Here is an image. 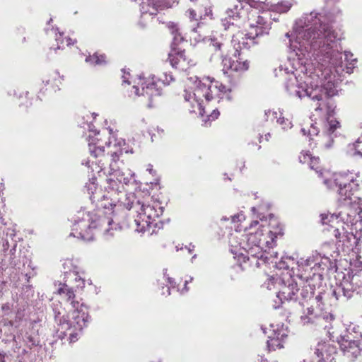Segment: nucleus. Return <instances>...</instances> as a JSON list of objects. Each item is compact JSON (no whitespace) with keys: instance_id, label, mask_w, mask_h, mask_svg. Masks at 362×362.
Segmentation results:
<instances>
[{"instance_id":"obj_36","label":"nucleus","mask_w":362,"mask_h":362,"mask_svg":"<svg viewBox=\"0 0 362 362\" xmlns=\"http://www.w3.org/2000/svg\"><path fill=\"white\" fill-rule=\"evenodd\" d=\"M222 25L225 28V30L229 29L230 27H234L238 25V23L233 21L232 19H229L228 17L221 20Z\"/></svg>"},{"instance_id":"obj_4","label":"nucleus","mask_w":362,"mask_h":362,"mask_svg":"<svg viewBox=\"0 0 362 362\" xmlns=\"http://www.w3.org/2000/svg\"><path fill=\"white\" fill-rule=\"evenodd\" d=\"M66 276L67 279L64 283L59 284L57 293L63 298L70 302L73 310L71 318L64 320L62 324V330H60V334H59V338L63 339L65 336L69 335V341L75 342L78 340V333L88 326L90 316L87 306L74 300V286L71 284V281L74 280L78 283L76 286L77 288H83L85 284L84 280L75 272H70Z\"/></svg>"},{"instance_id":"obj_13","label":"nucleus","mask_w":362,"mask_h":362,"mask_svg":"<svg viewBox=\"0 0 362 362\" xmlns=\"http://www.w3.org/2000/svg\"><path fill=\"white\" fill-rule=\"evenodd\" d=\"M358 326L350 325L338 340L344 355L350 360H354L362 355V346L360 342L362 332H358Z\"/></svg>"},{"instance_id":"obj_27","label":"nucleus","mask_w":362,"mask_h":362,"mask_svg":"<svg viewBox=\"0 0 362 362\" xmlns=\"http://www.w3.org/2000/svg\"><path fill=\"white\" fill-rule=\"evenodd\" d=\"M187 14L189 18L192 20L198 21L199 18H202L203 17H209L211 18L212 16V10L211 8L204 7V11L202 10L196 11L195 9H189L187 11Z\"/></svg>"},{"instance_id":"obj_59","label":"nucleus","mask_w":362,"mask_h":362,"mask_svg":"<svg viewBox=\"0 0 362 362\" xmlns=\"http://www.w3.org/2000/svg\"><path fill=\"white\" fill-rule=\"evenodd\" d=\"M166 272H167V269H165V270H164V272H163V275H164V276H166Z\"/></svg>"},{"instance_id":"obj_34","label":"nucleus","mask_w":362,"mask_h":362,"mask_svg":"<svg viewBox=\"0 0 362 362\" xmlns=\"http://www.w3.org/2000/svg\"><path fill=\"white\" fill-rule=\"evenodd\" d=\"M292 3L290 1L284 0L275 6V11L279 13H286L291 7Z\"/></svg>"},{"instance_id":"obj_61","label":"nucleus","mask_w":362,"mask_h":362,"mask_svg":"<svg viewBox=\"0 0 362 362\" xmlns=\"http://www.w3.org/2000/svg\"><path fill=\"white\" fill-rule=\"evenodd\" d=\"M13 267H16V263H11Z\"/></svg>"},{"instance_id":"obj_22","label":"nucleus","mask_w":362,"mask_h":362,"mask_svg":"<svg viewBox=\"0 0 362 362\" xmlns=\"http://www.w3.org/2000/svg\"><path fill=\"white\" fill-rule=\"evenodd\" d=\"M264 115L267 120L276 121L284 131H288L293 127L292 122L289 119L285 118L281 112H278L268 110L265 111Z\"/></svg>"},{"instance_id":"obj_56","label":"nucleus","mask_w":362,"mask_h":362,"mask_svg":"<svg viewBox=\"0 0 362 362\" xmlns=\"http://www.w3.org/2000/svg\"><path fill=\"white\" fill-rule=\"evenodd\" d=\"M196 31H197V30H196V28H193L192 29V32H193V33H196Z\"/></svg>"},{"instance_id":"obj_8","label":"nucleus","mask_w":362,"mask_h":362,"mask_svg":"<svg viewBox=\"0 0 362 362\" xmlns=\"http://www.w3.org/2000/svg\"><path fill=\"white\" fill-rule=\"evenodd\" d=\"M248 21L249 28L245 37L242 36L243 33H238L236 36L233 35V42L238 40L236 52L238 49H249L252 45L257 44L258 41L256 40L267 35L271 28V21L267 12L260 13L257 10L252 11Z\"/></svg>"},{"instance_id":"obj_47","label":"nucleus","mask_w":362,"mask_h":362,"mask_svg":"<svg viewBox=\"0 0 362 362\" xmlns=\"http://www.w3.org/2000/svg\"><path fill=\"white\" fill-rule=\"evenodd\" d=\"M147 170H148L151 174H152V173H153V166H152V165L149 164V165H148Z\"/></svg>"},{"instance_id":"obj_60","label":"nucleus","mask_w":362,"mask_h":362,"mask_svg":"<svg viewBox=\"0 0 362 362\" xmlns=\"http://www.w3.org/2000/svg\"><path fill=\"white\" fill-rule=\"evenodd\" d=\"M139 24H140V25H141V27H143V28L145 26L144 25H142V22H141V21L139 22Z\"/></svg>"},{"instance_id":"obj_52","label":"nucleus","mask_w":362,"mask_h":362,"mask_svg":"<svg viewBox=\"0 0 362 362\" xmlns=\"http://www.w3.org/2000/svg\"><path fill=\"white\" fill-rule=\"evenodd\" d=\"M321 105H322V104H321V103H320L319 105L315 108V110H317L322 109Z\"/></svg>"},{"instance_id":"obj_30","label":"nucleus","mask_w":362,"mask_h":362,"mask_svg":"<svg viewBox=\"0 0 362 362\" xmlns=\"http://www.w3.org/2000/svg\"><path fill=\"white\" fill-rule=\"evenodd\" d=\"M57 30V28L54 30V32L55 33V40H56V42H57V47L56 48H54L55 50L59 49H64L65 45L66 46H69L71 45L74 44L75 42L72 39H71L70 37L64 38L62 37L63 33H56Z\"/></svg>"},{"instance_id":"obj_33","label":"nucleus","mask_w":362,"mask_h":362,"mask_svg":"<svg viewBox=\"0 0 362 362\" xmlns=\"http://www.w3.org/2000/svg\"><path fill=\"white\" fill-rule=\"evenodd\" d=\"M171 34L173 35V44L178 45L181 42L184 37L182 36L181 33L180 32V29L177 25L173 24L170 27Z\"/></svg>"},{"instance_id":"obj_17","label":"nucleus","mask_w":362,"mask_h":362,"mask_svg":"<svg viewBox=\"0 0 362 362\" xmlns=\"http://www.w3.org/2000/svg\"><path fill=\"white\" fill-rule=\"evenodd\" d=\"M261 329L264 334H267V344L269 351H275L283 347V343L288 336V332L284 329L283 325L274 326L271 325L269 328L262 326Z\"/></svg>"},{"instance_id":"obj_1","label":"nucleus","mask_w":362,"mask_h":362,"mask_svg":"<svg viewBox=\"0 0 362 362\" xmlns=\"http://www.w3.org/2000/svg\"><path fill=\"white\" fill-rule=\"evenodd\" d=\"M333 21V15L325 11L304 14L295 23L296 42L291 44L313 56L328 96L337 93V75L344 71L351 74L356 62L352 53L342 52L340 39L330 25Z\"/></svg>"},{"instance_id":"obj_55","label":"nucleus","mask_w":362,"mask_h":362,"mask_svg":"<svg viewBox=\"0 0 362 362\" xmlns=\"http://www.w3.org/2000/svg\"><path fill=\"white\" fill-rule=\"evenodd\" d=\"M176 248H177V250L178 251L179 250H182V247H179V246H177V247H176Z\"/></svg>"},{"instance_id":"obj_12","label":"nucleus","mask_w":362,"mask_h":362,"mask_svg":"<svg viewBox=\"0 0 362 362\" xmlns=\"http://www.w3.org/2000/svg\"><path fill=\"white\" fill-rule=\"evenodd\" d=\"M270 283L277 284L279 291L276 297L284 303L285 302H296L299 300V286L295 277L287 272L282 274L281 277H271L269 279L267 288L271 289Z\"/></svg>"},{"instance_id":"obj_43","label":"nucleus","mask_w":362,"mask_h":362,"mask_svg":"<svg viewBox=\"0 0 362 362\" xmlns=\"http://www.w3.org/2000/svg\"><path fill=\"white\" fill-rule=\"evenodd\" d=\"M162 294L163 295H165V296H169L170 295V287L169 286H163L162 288Z\"/></svg>"},{"instance_id":"obj_46","label":"nucleus","mask_w":362,"mask_h":362,"mask_svg":"<svg viewBox=\"0 0 362 362\" xmlns=\"http://www.w3.org/2000/svg\"><path fill=\"white\" fill-rule=\"evenodd\" d=\"M322 299H323V296H322V295L321 294V293H319L315 296V300H317V301H321Z\"/></svg>"},{"instance_id":"obj_49","label":"nucleus","mask_w":362,"mask_h":362,"mask_svg":"<svg viewBox=\"0 0 362 362\" xmlns=\"http://www.w3.org/2000/svg\"><path fill=\"white\" fill-rule=\"evenodd\" d=\"M301 132L303 135H307L308 134V129H305V128H302L301 129Z\"/></svg>"},{"instance_id":"obj_35","label":"nucleus","mask_w":362,"mask_h":362,"mask_svg":"<svg viewBox=\"0 0 362 362\" xmlns=\"http://www.w3.org/2000/svg\"><path fill=\"white\" fill-rule=\"evenodd\" d=\"M159 81H161L165 85H168L170 82L174 81V78L171 73H163L162 76H160Z\"/></svg>"},{"instance_id":"obj_45","label":"nucleus","mask_w":362,"mask_h":362,"mask_svg":"<svg viewBox=\"0 0 362 362\" xmlns=\"http://www.w3.org/2000/svg\"><path fill=\"white\" fill-rule=\"evenodd\" d=\"M276 264V267L279 269H286L288 268V266L286 265L285 262L281 261L279 263L277 264L276 262H274Z\"/></svg>"},{"instance_id":"obj_21","label":"nucleus","mask_w":362,"mask_h":362,"mask_svg":"<svg viewBox=\"0 0 362 362\" xmlns=\"http://www.w3.org/2000/svg\"><path fill=\"white\" fill-rule=\"evenodd\" d=\"M300 274H298L299 278L302 280L305 281V284L303 286L301 291H299V298L301 297L303 300L310 299L315 294V285L313 282H319L317 279L313 278V276L308 272L306 270H300ZM300 300V299L298 300ZM300 305H303V303L299 301Z\"/></svg>"},{"instance_id":"obj_15","label":"nucleus","mask_w":362,"mask_h":362,"mask_svg":"<svg viewBox=\"0 0 362 362\" xmlns=\"http://www.w3.org/2000/svg\"><path fill=\"white\" fill-rule=\"evenodd\" d=\"M361 282L357 276H352L350 279H344L343 281L330 288L329 294L336 300L344 303L354 296V293H359L361 291Z\"/></svg>"},{"instance_id":"obj_51","label":"nucleus","mask_w":362,"mask_h":362,"mask_svg":"<svg viewBox=\"0 0 362 362\" xmlns=\"http://www.w3.org/2000/svg\"><path fill=\"white\" fill-rule=\"evenodd\" d=\"M270 136H271L270 133H267V134H265V139H266L267 141H268V140H269V138Z\"/></svg>"},{"instance_id":"obj_63","label":"nucleus","mask_w":362,"mask_h":362,"mask_svg":"<svg viewBox=\"0 0 362 362\" xmlns=\"http://www.w3.org/2000/svg\"><path fill=\"white\" fill-rule=\"evenodd\" d=\"M8 323L11 325H13V322L11 321H9Z\"/></svg>"},{"instance_id":"obj_6","label":"nucleus","mask_w":362,"mask_h":362,"mask_svg":"<svg viewBox=\"0 0 362 362\" xmlns=\"http://www.w3.org/2000/svg\"><path fill=\"white\" fill-rule=\"evenodd\" d=\"M88 148L90 153L93 157L96 158L103 154L105 151V145L107 146V155L111 157L112 162L107 169V173L110 176H113L122 185H129L134 182V173L129 169H116V162L119 159L120 155L122 153L123 149L117 146L121 145V141L115 143L113 146H111V141L109 140L103 141L102 134L100 132L96 130H90V134L88 136Z\"/></svg>"},{"instance_id":"obj_54","label":"nucleus","mask_w":362,"mask_h":362,"mask_svg":"<svg viewBox=\"0 0 362 362\" xmlns=\"http://www.w3.org/2000/svg\"><path fill=\"white\" fill-rule=\"evenodd\" d=\"M334 253L336 254V255H330V256L334 258V257H336L337 255H338V253L337 252H334Z\"/></svg>"},{"instance_id":"obj_3","label":"nucleus","mask_w":362,"mask_h":362,"mask_svg":"<svg viewBox=\"0 0 362 362\" xmlns=\"http://www.w3.org/2000/svg\"><path fill=\"white\" fill-rule=\"evenodd\" d=\"M285 37L288 40L290 51L288 61L291 68L289 69L286 64L280 65L275 70L276 76H285V88L290 95L300 99L306 97L313 101L322 102L329 96L322 84L321 78L323 77L319 71L318 65L314 67L311 62L313 56L304 54L303 50L291 45L296 42L294 30L291 35L286 33Z\"/></svg>"},{"instance_id":"obj_40","label":"nucleus","mask_w":362,"mask_h":362,"mask_svg":"<svg viewBox=\"0 0 362 362\" xmlns=\"http://www.w3.org/2000/svg\"><path fill=\"white\" fill-rule=\"evenodd\" d=\"M219 115V112L217 109L213 110L210 115H207L209 120H214L218 118Z\"/></svg>"},{"instance_id":"obj_64","label":"nucleus","mask_w":362,"mask_h":362,"mask_svg":"<svg viewBox=\"0 0 362 362\" xmlns=\"http://www.w3.org/2000/svg\"><path fill=\"white\" fill-rule=\"evenodd\" d=\"M106 132H107V130H104V132H103V135L105 134Z\"/></svg>"},{"instance_id":"obj_19","label":"nucleus","mask_w":362,"mask_h":362,"mask_svg":"<svg viewBox=\"0 0 362 362\" xmlns=\"http://www.w3.org/2000/svg\"><path fill=\"white\" fill-rule=\"evenodd\" d=\"M340 130L341 125L339 122L334 119L329 117L325 124L323 135L319 136L320 139L317 140V141H320L326 148H329L332 146L334 139L341 134Z\"/></svg>"},{"instance_id":"obj_32","label":"nucleus","mask_w":362,"mask_h":362,"mask_svg":"<svg viewBox=\"0 0 362 362\" xmlns=\"http://www.w3.org/2000/svg\"><path fill=\"white\" fill-rule=\"evenodd\" d=\"M23 340L30 349L39 344L37 334L35 332H27Z\"/></svg>"},{"instance_id":"obj_23","label":"nucleus","mask_w":362,"mask_h":362,"mask_svg":"<svg viewBox=\"0 0 362 362\" xmlns=\"http://www.w3.org/2000/svg\"><path fill=\"white\" fill-rule=\"evenodd\" d=\"M361 129H362V123ZM346 153L351 157L358 156L362 158V134L354 143L349 144L346 146Z\"/></svg>"},{"instance_id":"obj_41","label":"nucleus","mask_w":362,"mask_h":362,"mask_svg":"<svg viewBox=\"0 0 362 362\" xmlns=\"http://www.w3.org/2000/svg\"><path fill=\"white\" fill-rule=\"evenodd\" d=\"M192 279H193V278H192V277H189V280L186 279V280L185 281V286H184V288H183L181 290V291H180V292H181V293H186V292H187V291H188V290H189V289H188V288H187V284H188L189 282H191V281H192Z\"/></svg>"},{"instance_id":"obj_53","label":"nucleus","mask_w":362,"mask_h":362,"mask_svg":"<svg viewBox=\"0 0 362 362\" xmlns=\"http://www.w3.org/2000/svg\"><path fill=\"white\" fill-rule=\"evenodd\" d=\"M252 210L255 212L256 211H259V209H257L256 207H252Z\"/></svg>"},{"instance_id":"obj_38","label":"nucleus","mask_w":362,"mask_h":362,"mask_svg":"<svg viewBox=\"0 0 362 362\" xmlns=\"http://www.w3.org/2000/svg\"><path fill=\"white\" fill-rule=\"evenodd\" d=\"M319 133V129L317 126L312 124L310 127L308 129V136H309L310 140H314L313 138H312L313 136H318Z\"/></svg>"},{"instance_id":"obj_48","label":"nucleus","mask_w":362,"mask_h":362,"mask_svg":"<svg viewBox=\"0 0 362 362\" xmlns=\"http://www.w3.org/2000/svg\"><path fill=\"white\" fill-rule=\"evenodd\" d=\"M259 223L258 221H253L250 224V228L256 226Z\"/></svg>"},{"instance_id":"obj_37","label":"nucleus","mask_w":362,"mask_h":362,"mask_svg":"<svg viewBox=\"0 0 362 362\" xmlns=\"http://www.w3.org/2000/svg\"><path fill=\"white\" fill-rule=\"evenodd\" d=\"M231 219V222L232 223H236V222H240L243 219L245 218V216L243 214H237L235 215H233V216H230V218H227V217H223L221 218L222 221H228L229 219Z\"/></svg>"},{"instance_id":"obj_44","label":"nucleus","mask_w":362,"mask_h":362,"mask_svg":"<svg viewBox=\"0 0 362 362\" xmlns=\"http://www.w3.org/2000/svg\"><path fill=\"white\" fill-rule=\"evenodd\" d=\"M167 281H168V284L170 286V287H173V288L175 287L176 284L173 279H172L169 276H167Z\"/></svg>"},{"instance_id":"obj_28","label":"nucleus","mask_w":362,"mask_h":362,"mask_svg":"<svg viewBox=\"0 0 362 362\" xmlns=\"http://www.w3.org/2000/svg\"><path fill=\"white\" fill-rule=\"evenodd\" d=\"M168 59L172 66L182 69H185V57L184 52H178L176 56L170 54Z\"/></svg>"},{"instance_id":"obj_25","label":"nucleus","mask_w":362,"mask_h":362,"mask_svg":"<svg viewBox=\"0 0 362 362\" xmlns=\"http://www.w3.org/2000/svg\"><path fill=\"white\" fill-rule=\"evenodd\" d=\"M299 161L302 163H308L311 169L315 170L317 173L319 158L313 156L308 151H301L299 156Z\"/></svg>"},{"instance_id":"obj_39","label":"nucleus","mask_w":362,"mask_h":362,"mask_svg":"<svg viewBox=\"0 0 362 362\" xmlns=\"http://www.w3.org/2000/svg\"><path fill=\"white\" fill-rule=\"evenodd\" d=\"M1 310L4 315H9L11 313V305L8 303L4 304L1 306Z\"/></svg>"},{"instance_id":"obj_62","label":"nucleus","mask_w":362,"mask_h":362,"mask_svg":"<svg viewBox=\"0 0 362 362\" xmlns=\"http://www.w3.org/2000/svg\"><path fill=\"white\" fill-rule=\"evenodd\" d=\"M192 250L191 248H188V251H189V253L192 252Z\"/></svg>"},{"instance_id":"obj_9","label":"nucleus","mask_w":362,"mask_h":362,"mask_svg":"<svg viewBox=\"0 0 362 362\" xmlns=\"http://www.w3.org/2000/svg\"><path fill=\"white\" fill-rule=\"evenodd\" d=\"M280 233V231H272L270 228L262 226L255 233H250L246 237V243L243 245L240 243V246L252 257L268 262L267 250L273 247L275 238Z\"/></svg>"},{"instance_id":"obj_26","label":"nucleus","mask_w":362,"mask_h":362,"mask_svg":"<svg viewBox=\"0 0 362 362\" xmlns=\"http://www.w3.org/2000/svg\"><path fill=\"white\" fill-rule=\"evenodd\" d=\"M322 319L324 317L317 316L313 308L308 307L300 316V322L305 325L309 323H314L315 320L321 321Z\"/></svg>"},{"instance_id":"obj_7","label":"nucleus","mask_w":362,"mask_h":362,"mask_svg":"<svg viewBox=\"0 0 362 362\" xmlns=\"http://www.w3.org/2000/svg\"><path fill=\"white\" fill-rule=\"evenodd\" d=\"M113 223L112 217L105 216L100 211L80 210L73 218L70 235L84 241H90L94 238V231L98 228H103L105 233H109L113 228L110 226Z\"/></svg>"},{"instance_id":"obj_20","label":"nucleus","mask_w":362,"mask_h":362,"mask_svg":"<svg viewBox=\"0 0 362 362\" xmlns=\"http://www.w3.org/2000/svg\"><path fill=\"white\" fill-rule=\"evenodd\" d=\"M337 354L336 348L329 342H319L316 346L312 362H333Z\"/></svg>"},{"instance_id":"obj_58","label":"nucleus","mask_w":362,"mask_h":362,"mask_svg":"<svg viewBox=\"0 0 362 362\" xmlns=\"http://www.w3.org/2000/svg\"><path fill=\"white\" fill-rule=\"evenodd\" d=\"M100 169H101V170H105V168L103 167V165L100 167Z\"/></svg>"},{"instance_id":"obj_2","label":"nucleus","mask_w":362,"mask_h":362,"mask_svg":"<svg viewBox=\"0 0 362 362\" xmlns=\"http://www.w3.org/2000/svg\"><path fill=\"white\" fill-rule=\"evenodd\" d=\"M324 177L323 183L332 190L336 191L341 202L340 211L337 214L325 213L320 214V221L325 226L324 231L332 233L338 243L349 249L356 243V238L349 228L362 218V198L353 197L358 189V175L353 173H339L330 174L320 172Z\"/></svg>"},{"instance_id":"obj_42","label":"nucleus","mask_w":362,"mask_h":362,"mask_svg":"<svg viewBox=\"0 0 362 362\" xmlns=\"http://www.w3.org/2000/svg\"><path fill=\"white\" fill-rule=\"evenodd\" d=\"M129 73H126L125 71H124V74L122 76V82L123 83H126L127 84H130L131 82L129 81Z\"/></svg>"},{"instance_id":"obj_16","label":"nucleus","mask_w":362,"mask_h":362,"mask_svg":"<svg viewBox=\"0 0 362 362\" xmlns=\"http://www.w3.org/2000/svg\"><path fill=\"white\" fill-rule=\"evenodd\" d=\"M137 85L132 86L131 93L136 96L146 97L148 100V106L152 107V100L153 97L159 96L161 94L160 88L158 87L154 76L146 78L145 79L139 78Z\"/></svg>"},{"instance_id":"obj_10","label":"nucleus","mask_w":362,"mask_h":362,"mask_svg":"<svg viewBox=\"0 0 362 362\" xmlns=\"http://www.w3.org/2000/svg\"><path fill=\"white\" fill-rule=\"evenodd\" d=\"M125 205L127 209H134L138 214L134 219L136 231L144 233L151 228H159L157 218L163 213V207L160 203L153 202L152 204H145L137 201L136 203L128 202Z\"/></svg>"},{"instance_id":"obj_24","label":"nucleus","mask_w":362,"mask_h":362,"mask_svg":"<svg viewBox=\"0 0 362 362\" xmlns=\"http://www.w3.org/2000/svg\"><path fill=\"white\" fill-rule=\"evenodd\" d=\"M52 311L54 316L55 322L58 325V328L57 331V336L59 337V334H60V330H62V324L63 323L64 320H66L64 317V309L62 308L61 303H52Z\"/></svg>"},{"instance_id":"obj_29","label":"nucleus","mask_w":362,"mask_h":362,"mask_svg":"<svg viewBox=\"0 0 362 362\" xmlns=\"http://www.w3.org/2000/svg\"><path fill=\"white\" fill-rule=\"evenodd\" d=\"M243 6L242 4L238 2V4L235 5L233 8H230L226 11V17L229 19H232L233 21L238 23V21L240 19L243 14Z\"/></svg>"},{"instance_id":"obj_5","label":"nucleus","mask_w":362,"mask_h":362,"mask_svg":"<svg viewBox=\"0 0 362 362\" xmlns=\"http://www.w3.org/2000/svg\"><path fill=\"white\" fill-rule=\"evenodd\" d=\"M188 80V88L184 90L182 95L185 100L190 103L191 112H197V109L200 116L207 113L203 105V98L208 103H218L221 100L230 101L232 99L231 89L226 88L218 81L211 80L209 77L200 80L197 76L190 77Z\"/></svg>"},{"instance_id":"obj_50","label":"nucleus","mask_w":362,"mask_h":362,"mask_svg":"<svg viewBox=\"0 0 362 362\" xmlns=\"http://www.w3.org/2000/svg\"><path fill=\"white\" fill-rule=\"evenodd\" d=\"M0 362H5V361H4V355L2 354L1 352H0Z\"/></svg>"},{"instance_id":"obj_11","label":"nucleus","mask_w":362,"mask_h":362,"mask_svg":"<svg viewBox=\"0 0 362 362\" xmlns=\"http://www.w3.org/2000/svg\"><path fill=\"white\" fill-rule=\"evenodd\" d=\"M207 42L211 50L214 51L215 54H217L219 57L222 58L223 71L224 74L228 73V71L242 72L249 69V62L247 60L242 61V59L240 57L234 60L230 57H224L227 38L223 34L216 33L207 39Z\"/></svg>"},{"instance_id":"obj_18","label":"nucleus","mask_w":362,"mask_h":362,"mask_svg":"<svg viewBox=\"0 0 362 362\" xmlns=\"http://www.w3.org/2000/svg\"><path fill=\"white\" fill-rule=\"evenodd\" d=\"M107 185L105 188L107 192L106 194L103 195V197L104 201L110 199V202L102 203L101 206L105 209H109L110 207L112 209V207H115L117 203L119 202V194H123L124 185L113 176H110V177L107 179Z\"/></svg>"},{"instance_id":"obj_14","label":"nucleus","mask_w":362,"mask_h":362,"mask_svg":"<svg viewBox=\"0 0 362 362\" xmlns=\"http://www.w3.org/2000/svg\"><path fill=\"white\" fill-rule=\"evenodd\" d=\"M298 271L308 269V272L312 274L314 279L321 281L322 274L319 272L320 269H329L332 267V262L327 255H322L316 252L306 259L300 258L298 261Z\"/></svg>"},{"instance_id":"obj_31","label":"nucleus","mask_w":362,"mask_h":362,"mask_svg":"<svg viewBox=\"0 0 362 362\" xmlns=\"http://www.w3.org/2000/svg\"><path fill=\"white\" fill-rule=\"evenodd\" d=\"M86 62L89 63L90 65H103L106 63L105 56L104 54L98 55L95 53L93 55H89L86 58Z\"/></svg>"},{"instance_id":"obj_57","label":"nucleus","mask_w":362,"mask_h":362,"mask_svg":"<svg viewBox=\"0 0 362 362\" xmlns=\"http://www.w3.org/2000/svg\"><path fill=\"white\" fill-rule=\"evenodd\" d=\"M86 165L89 168L90 167V161L87 162Z\"/></svg>"}]
</instances>
